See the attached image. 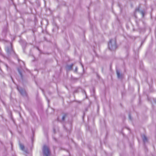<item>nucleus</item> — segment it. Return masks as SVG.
Wrapping results in <instances>:
<instances>
[{"mask_svg":"<svg viewBox=\"0 0 156 156\" xmlns=\"http://www.w3.org/2000/svg\"><path fill=\"white\" fill-rule=\"evenodd\" d=\"M108 46L109 48L111 51L115 50L117 47L115 39L110 40L108 43Z\"/></svg>","mask_w":156,"mask_h":156,"instance_id":"1","label":"nucleus"},{"mask_svg":"<svg viewBox=\"0 0 156 156\" xmlns=\"http://www.w3.org/2000/svg\"><path fill=\"white\" fill-rule=\"evenodd\" d=\"M43 155L44 156H50L51 151L48 147L46 145H44L42 148Z\"/></svg>","mask_w":156,"mask_h":156,"instance_id":"2","label":"nucleus"},{"mask_svg":"<svg viewBox=\"0 0 156 156\" xmlns=\"http://www.w3.org/2000/svg\"><path fill=\"white\" fill-rule=\"evenodd\" d=\"M6 51L9 55L10 54H14L15 52L12 49V43H10L9 46L7 47L6 48Z\"/></svg>","mask_w":156,"mask_h":156,"instance_id":"3","label":"nucleus"},{"mask_svg":"<svg viewBox=\"0 0 156 156\" xmlns=\"http://www.w3.org/2000/svg\"><path fill=\"white\" fill-rule=\"evenodd\" d=\"M17 89L22 95L23 96L27 95V94L25 90L23 89L22 88L18 86L17 87Z\"/></svg>","mask_w":156,"mask_h":156,"instance_id":"4","label":"nucleus"},{"mask_svg":"<svg viewBox=\"0 0 156 156\" xmlns=\"http://www.w3.org/2000/svg\"><path fill=\"white\" fill-rule=\"evenodd\" d=\"M141 137L142 138L144 144L148 142V138L147 136H146L144 135V134H143L141 136Z\"/></svg>","mask_w":156,"mask_h":156,"instance_id":"5","label":"nucleus"},{"mask_svg":"<svg viewBox=\"0 0 156 156\" xmlns=\"http://www.w3.org/2000/svg\"><path fill=\"white\" fill-rule=\"evenodd\" d=\"M73 66V64H72L69 65H67L66 66V69H67V70H70L72 69Z\"/></svg>","mask_w":156,"mask_h":156,"instance_id":"6","label":"nucleus"},{"mask_svg":"<svg viewBox=\"0 0 156 156\" xmlns=\"http://www.w3.org/2000/svg\"><path fill=\"white\" fill-rule=\"evenodd\" d=\"M136 11H140V13L142 14V17H144V11H140L139 8H137V9H135Z\"/></svg>","mask_w":156,"mask_h":156,"instance_id":"7","label":"nucleus"},{"mask_svg":"<svg viewBox=\"0 0 156 156\" xmlns=\"http://www.w3.org/2000/svg\"><path fill=\"white\" fill-rule=\"evenodd\" d=\"M67 116V114H65L64 115H63L62 116V119L61 121V122H64L65 120V118Z\"/></svg>","mask_w":156,"mask_h":156,"instance_id":"8","label":"nucleus"},{"mask_svg":"<svg viewBox=\"0 0 156 156\" xmlns=\"http://www.w3.org/2000/svg\"><path fill=\"white\" fill-rule=\"evenodd\" d=\"M19 145L20 147V149L22 151H24V146L23 145V144H20Z\"/></svg>","mask_w":156,"mask_h":156,"instance_id":"9","label":"nucleus"},{"mask_svg":"<svg viewBox=\"0 0 156 156\" xmlns=\"http://www.w3.org/2000/svg\"><path fill=\"white\" fill-rule=\"evenodd\" d=\"M116 73L117 75V77L118 78H121V74L119 71L117 70L116 71Z\"/></svg>","mask_w":156,"mask_h":156,"instance_id":"10","label":"nucleus"},{"mask_svg":"<svg viewBox=\"0 0 156 156\" xmlns=\"http://www.w3.org/2000/svg\"><path fill=\"white\" fill-rule=\"evenodd\" d=\"M18 71L20 74V75L21 78H22L23 75H22V73H21L20 69H18Z\"/></svg>","mask_w":156,"mask_h":156,"instance_id":"11","label":"nucleus"},{"mask_svg":"<svg viewBox=\"0 0 156 156\" xmlns=\"http://www.w3.org/2000/svg\"><path fill=\"white\" fill-rule=\"evenodd\" d=\"M0 55H3V54L2 53V50H1L0 48Z\"/></svg>","mask_w":156,"mask_h":156,"instance_id":"12","label":"nucleus"},{"mask_svg":"<svg viewBox=\"0 0 156 156\" xmlns=\"http://www.w3.org/2000/svg\"><path fill=\"white\" fill-rule=\"evenodd\" d=\"M129 119H130V120H132V119H131V116L130 115H129Z\"/></svg>","mask_w":156,"mask_h":156,"instance_id":"13","label":"nucleus"},{"mask_svg":"<svg viewBox=\"0 0 156 156\" xmlns=\"http://www.w3.org/2000/svg\"><path fill=\"white\" fill-rule=\"evenodd\" d=\"M77 70H78V68L77 67H76L75 68V71L76 72V71H77Z\"/></svg>","mask_w":156,"mask_h":156,"instance_id":"14","label":"nucleus"},{"mask_svg":"<svg viewBox=\"0 0 156 156\" xmlns=\"http://www.w3.org/2000/svg\"><path fill=\"white\" fill-rule=\"evenodd\" d=\"M18 60L19 62H20V60L19 59H18ZM21 61L23 63V64L24 65V63L22 61Z\"/></svg>","mask_w":156,"mask_h":156,"instance_id":"15","label":"nucleus"},{"mask_svg":"<svg viewBox=\"0 0 156 156\" xmlns=\"http://www.w3.org/2000/svg\"><path fill=\"white\" fill-rule=\"evenodd\" d=\"M5 66H6V68H7V69H8V65H7V64H6V65H5Z\"/></svg>","mask_w":156,"mask_h":156,"instance_id":"16","label":"nucleus"},{"mask_svg":"<svg viewBox=\"0 0 156 156\" xmlns=\"http://www.w3.org/2000/svg\"><path fill=\"white\" fill-rule=\"evenodd\" d=\"M81 65L82 67H83V64H81Z\"/></svg>","mask_w":156,"mask_h":156,"instance_id":"17","label":"nucleus"},{"mask_svg":"<svg viewBox=\"0 0 156 156\" xmlns=\"http://www.w3.org/2000/svg\"><path fill=\"white\" fill-rule=\"evenodd\" d=\"M84 93L85 94H86V93L85 91H84Z\"/></svg>","mask_w":156,"mask_h":156,"instance_id":"18","label":"nucleus"}]
</instances>
